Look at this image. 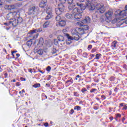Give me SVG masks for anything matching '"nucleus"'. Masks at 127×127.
<instances>
[{"mask_svg":"<svg viewBox=\"0 0 127 127\" xmlns=\"http://www.w3.org/2000/svg\"><path fill=\"white\" fill-rule=\"evenodd\" d=\"M71 34H72V36H70V35L68 34H66V37H67L68 39L70 40H76L78 41L80 39V36L78 34L82 35V34H84L85 32H84V30L82 28H76L75 29H72L71 31Z\"/></svg>","mask_w":127,"mask_h":127,"instance_id":"obj_1","label":"nucleus"},{"mask_svg":"<svg viewBox=\"0 0 127 127\" xmlns=\"http://www.w3.org/2000/svg\"><path fill=\"white\" fill-rule=\"evenodd\" d=\"M86 7L88 8L89 10H94V9L96 7L98 12H100V13H104L105 12V10H106V8L104 6V4L102 3H98L96 5V6L93 4H88Z\"/></svg>","mask_w":127,"mask_h":127,"instance_id":"obj_2","label":"nucleus"},{"mask_svg":"<svg viewBox=\"0 0 127 127\" xmlns=\"http://www.w3.org/2000/svg\"><path fill=\"white\" fill-rule=\"evenodd\" d=\"M77 6H80V9L76 7L74 8L72 10V13L73 14V16L75 19H80V18H82V6H83V3L79 4V3H76Z\"/></svg>","mask_w":127,"mask_h":127,"instance_id":"obj_3","label":"nucleus"},{"mask_svg":"<svg viewBox=\"0 0 127 127\" xmlns=\"http://www.w3.org/2000/svg\"><path fill=\"white\" fill-rule=\"evenodd\" d=\"M23 20L21 17H19V15H17V18H14L11 21H10V23L13 26V27H16L17 25H19Z\"/></svg>","mask_w":127,"mask_h":127,"instance_id":"obj_4","label":"nucleus"},{"mask_svg":"<svg viewBox=\"0 0 127 127\" xmlns=\"http://www.w3.org/2000/svg\"><path fill=\"white\" fill-rule=\"evenodd\" d=\"M60 1L61 3L68 4V7L69 10H72L75 6V4L73 3V0H60Z\"/></svg>","mask_w":127,"mask_h":127,"instance_id":"obj_5","label":"nucleus"},{"mask_svg":"<svg viewBox=\"0 0 127 127\" xmlns=\"http://www.w3.org/2000/svg\"><path fill=\"white\" fill-rule=\"evenodd\" d=\"M17 12H13L8 13L6 15V18L8 20H10V21H12L14 18H17Z\"/></svg>","mask_w":127,"mask_h":127,"instance_id":"obj_6","label":"nucleus"},{"mask_svg":"<svg viewBox=\"0 0 127 127\" xmlns=\"http://www.w3.org/2000/svg\"><path fill=\"white\" fill-rule=\"evenodd\" d=\"M38 31H39V32H40V30L38 31L37 30H34L33 31H30V34H31V40H33V39H36V38H37V37H38Z\"/></svg>","mask_w":127,"mask_h":127,"instance_id":"obj_7","label":"nucleus"},{"mask_svg":"<svg viewBox=\"0 0 127 127\" xmlns=\"http://www.w3.org/2000/svg\"><path fill=\"white\" fill-rule=\"evenodd\" d=\"M125 9L121 11L119 13V15L120 17H122L123 19H122L121 20H125L126 18H127V5L125 7Z\"/></svg>","mask_w":127,"mask_h":127,"instance_id":"obj_8","label":"nucleus"},{"mask_svg":"<svg viewBox=\"0 0 127 127\" xmlns=\"http://www.w3.org/2000/svg\"><path fill=\"white\" fill-rule=\"evenodd\" d=\"M47 15L45 18L46 20L50 19V18H52V16H53V14H52V9L50 7H48L47 9Z\"/></svg>","mask_w":127,"mask_h":127,"instance_id":"obj_9","label":"nucleus"},{"mask_svg":"<svg viewBox=\"0 0 127 127\" xmlns=\"http://www.w3.org/2000/svg\"><path fill=\"white\" fill-rule=\"evenodd\" d=\"M113 11H109L108 12H106L105 14V16L107 19L109 20H111L112 18V16H113Z\"/></svg>","mask_w":127,"mask_h":127,"instance_id":"obj_10","label":"nucleus"},{"mask_svg":"<svg viewBox=\"0 0 127 127\" xmlns=\"http://www.w3.org/2000/svg\"><path fill=\"white\" fill-rule=\"evenodd\" d=\"M35 13V6H32L29 9L28 14H34Z\"/></svg>","mask_w":127,"mask_h":127,"instance_id":"obj_11","label":"nucleus"},{"mask_svg":"<svg viewBox=\"0 0 127 127\" xmlns=\"http://www.w3.org/2000/svg\"><path fill=\"white\" fill-rule=\"evenodd\" d=\"M47 0H42L39 4L40 7L43 8L46 5Z\"/></svg>","mask_w":127,"mask_h":127,"instance_id":"obj_12","label":"nucleus"},{"mask_svg":"<svg viewBox=\"0 0 127 127\" xmlns=\"http://www.w3.org/2000/svg\"><path fill=\"white\" fill-rule=\"evenodd\" d=\"M90 21H91V19L89 17H86L82 21V23L83 24H86V23H89Z\"/></svg>","mask_w":127,"mask_h":127,"instance_id":"obj_13","label":"nucleus"},{"mask_svg":"<svg viewBox=\"0 0 127 127\" xmlns=\"http://www.w3.org/2000/svg\"><path fill=\"white\" fill-rule=\"evenodd\" d=\"M66 25V21L65 20H61L58 22V26H65Z\"/></svg>","mask_w":127,"mask_h":127,"instance_id":"obj_14","label":"nucleus"},{"mask_svg":"<svg viewBox=\"0 0 127 127\" xmlns=\"http://www.w3.org/2000/svg\"><path fill=\"white\" fill-rule=\"evenodd\" d=\"M65 17L67 18L68 19H71L74 17V14H69V13H66L65 14Z\"/></svg>","mask_w":127,"mask_h":127,"instance_id":"obj_15","label":"nucleus"},{"mask_svg":"<svg viewBox=\"0 0 127 127\" xmlns=\"http://www.w3.org/2000/svg\"><path fill=\"white\" fill-rule=\"evenodd\" d=\"M59 8L60 9V10L63 12L64 10H65V6L63 5V4L61 3L59 5Z\"/></svg>","mask_w":127,"mask_h":127,"instance_id":"obj_16","label":"nucleus"},{"mask_svg":"<svg viewBox=\"0 0 127 127\" xmlns=\"http://www.w3.org/2000/svg\"><path fill=\"white\" fill-rule=\"evenodd\" d=\"M58 40L59 42H62V41H64L65 40V39H64V37H63L62 35H59L58 37Z\"/></svg>","mask_w":127,"mask_h":127,"instance_id":"obj_17","label":"nucleus"},{"mask_svg":"<svg viewBox=\"0 0 127 127\" xmlns=\"http://www.w3.org/2000/svg\"><path fill=\"white\" fill-rule=\"evenodd\" d=\"M50 24V21H46L44 24L43 25V27L44 28H46L47 27H48V26Z\"/></svg>","mask_w":127,"mask_h":127,"instance_id":"obj_18","label":"nucleus"},{"mask_svg":"<svg viewBox=\"0 0 127 127\" xmlns=\"http://www.w3.org/2000/svg\"><path fill=\"white\" fill-rule=\"evenodd\" d=\"M117 43L118 42L117 41H114L111 45V47L113 48V49H115V48H117Z\"/></svg>","mask_w":127,"mask_h":127,"instance_id":"obj_19","label":"nucleus"},{"mask_svg":"<svg viewBox=\"0 0 127 127\" xmlns=\"http://www.w3.org/2000/svg\"><path fill=\"white\" fill-rule=\"evenodd\" d=\"M55 11H56V14H57V15H60V14H61V13H62V12L60 10V9L59 8H56L55 9Z\"/></svg>","mask_w":127,"mask_h":127,"instance_id":"obj_20","label":"nucleus"},{"mask_svg":"<svg viewBox=\"0 0 127 127\" xmlns=\"http://www.w3.org/2000/svg\"><path fill=\"white\" fill-rule=\"evenodd\" d=\"M82 29L83 30L84 32H85V30H89V28L88 25H84L82 26Z\"/></svg>","mask_w":127,"mask_h":127,"instance_id":"obj_21","label":"nucleus"},{"mask_svg":"<svg viewBox=\"0 0 127 127\" xmlns=\"http://www.w3.org/2000/svg\"><path fill=\"white\" fill-rule=\"evenodd\" d=\"M44 43V41H43V38H40L39 41V44H40V45H43Z\"/></svg>","mask_w":127,"mask_h":127,"instance_id":"obj_22","label":"nucleus"},{"mask_svg":"<svg viewBox=\"0 0 127 127\" xmlns=\"http://www.w3.org/2000/svg\"><path fill=\"white\" fill-rule=\"evenodd\" d=\"M37 53L38 54H39V55H42L43 54V49H40L37 51Z\"/></svg>","mask_w":127,"mask_h":127,"instance_id":"obj_23","label":"nucleus"},{"mask_svg":"<svg viewBox=\"0 0 127 127\" xmlns=\"http://www.w3.org/2000/svg\"><path fill=\"white\" fill-rule=\"evenodd\" d=\"M26 45H27V46H29V47L31 46V45H32V41H28L26 43Z\"/></svg>","mask_w":127,"mask_h":127,"instance_id":"obj_24","label":"nucleus"},{"mask_svg":"<svg viewBox=\"0 0 127 127\" xmlns=\"http://www.w3.org/2000/svg\"><path fill=\"white\" fill-rule=\"evenodd\" d=\"M61 16H60V15H58L56 17V20H57V21H59L61 20Z\"/></svg>","mask_w":127,"mask_h":127,"instance_id":"obj_25","label":"nucleus"},{"mask_svg":"<svg viewBox=\"0 0 127 127\" xmlns=\"http://www.w3.org/2000/svg\"><path fill=\"white\" fill-rule=\"evenodd\" d=\"M33 87L34 88H39L40 87V83H36L33 85Z\"/></svg>","mask_w":127,"mask_h":127,"instance_id":"obj_26","label":"nucleus"},{"mask_svg":"<svg viewBox=\"0 0 127 127\" xmlns=\"http://www.w3.org/2000/svg\"><path fill=\"white\" fill-rule=\"evenodd\" d=\"M100 56H102V55L101 54H97L96 55L95 59H97V60H99V59H100Z\"/></svg>","mask_w":127,"mask_h":127,"instance_id":"obj_27","label":"nucleus"},{"mask_svg":"<svg viewBox=\"0 0 127 127\" xmlns=\"http://www.w3.org/2000/svg\"><path fill=\"white\" fill-rule=\"evenodd\" d=\"M10 7L11 9H14L15 8H16V5L13 4V5H10Z\"/></svg>","mask_w":127,"mask_h":127,"instance_id":"obj_28","label":"nucleus"},{"mask_svg":"<svg viewBox=\"0 0 127 127\" xmlns=\"http://www.w3.org/2000/svg\"><path fill=\"white\" fill-rule=\"evenodd\" d=\"M5 8H6V9H8V10H11V9L10 8V5H6L5 6Z\"/></svg>","mask_w":127,"mask_h":127,"instance_id":"obj_29","label":"nucleus"},{"mask_svg":"<svg viewBox=\"0 0 127 127\" xmlns=\"http://www.w3.org/2000/svg\"><path fill=\"white\" fill-rule=\"evenodd\" d=\"M75 110H77V111H80L81 110V107L79 106H76L74 108Z\"/></svg>","mask_w":127,"mask_h":127,"instance_id":"obj_30","label":"nucleus"},{"mask_svg":"<svg viewBox=\"0 0 127 127\" xmlns=\"http://www.w3.org/2000/svg\"><path fill=\"white\" fill-rule=\"evenodd\" d=\"M81 92L83 94H85V92H87V89H86V88L85 87L82 88V89H81Z\"/></svg>","mask_w":127,"mask_h":127,"instance_id":"obj_31","label":"nucleus"},{"mask_svg":"<svg viewBox=\"0 0 127 127\" xmlns=\"http://www.w3.org/2000/svg\"><path fill=\"white\" fill-rule=\"evenodd\" d=\"M81 76L79 75H77L75 78V80H78V81L80 82V80H81V78H80Z\"/></svg>","mask_w":127,"mask_h":127,"instance_id":"obj_32","label":"nucleus"},{"mask_svg":"<svg viewBox=\"0 0 127 127\" xmlns=\"http://www.w3.org/2000/svg\"><path fill=\"white\" fill-rule=\"evenodd\" d=\"M54 43L55 45H58V41L56 39H55L54 40Z\"/></svg>","mask_w":127,"mask_h":127,"instance_id":"obj_33","label":"nucleus"},{"mask_svg":"<svg viewBox=\"0 0 127 127\" xmlns=\"http://www.w3.org/2000/svg\"><path fill=\"white\" fill-rule=\"evenodd\" d=\"M97 91V89L96 88H93L90 90L91 93H94V92H96Z\"/></svg>","mask_w":127,"mask_h":127,"instance_id":"obj_34","label":"nucleus"},{"mask_svg":"<svg viewBox=\"0 0 127 127\" xmlns=\"http://www.w3.org/2000/svg\"><path fill=\"white\" fill-rule=\"evenodd\" d=\"M47 71H48V72H50L51 70V67L48 66L47 68H46Z\"/></svg>","mask_w":127,"mask_h":127,"instance_id":"obj_35","label":"nucleus"},{"mask_svg":"<svg viewBox=\"0 0 127 127\" xmlns=\"http://www.w3.org/2000/svg\"><path fill=\"white\" fill-rule=\"evenodd\" d=\"M4 25H6V26H8V25H10L11 23L10 22V21L8 23H4Z\"/></svg>","mask_w":127,"mask_h":127,"instance_id":"obj_36","label":"nucleus"},{"mask_svg":"<svg viewBox=\"0 0 127 127\" xmlns=\"http://www.w3.org/2000/svg\"><path fill=\"white\" fill-rule=\"evenodd\" d=\"M74 95L75 97H79V95L78 94V92H74Z\"/></svg>","mask_w":127,"mask_h":127,"instance_id":"obj_37","label":"nucleus"},{"mask_svg":"<svg viewBox=\"0 0 127 127\" xmlns=\"http://www.w3.org/2000/svg\"><path fill=\"white\" fill-rule=\"evenodd\" d=\"M123 107H124L122 109V110H127V105H125Z\"/></svg>","mask_w":127,"mask_h":127,"instance_id":"obj_38","label":"nucleus"},{"mask_svg":"<svg viewBox=\"0 0 127 127\" xmlns=\"http://www.w3.org/2000/svg\"><path fill=\"white\" fill-rule=\"evenodd\" d=\"M125 106V103H121L119 106V108H121V107H124Z\"/></svg>","mask_w":127,"mask_h":127,"instance_id":"obj_39","label":"nucleus"},{"mask_svg":"<svg viewBox=\"0 0 127 127\" xmlns=\"http://www.w3.org/2000/svg\"><path fill=\"white\" fill-rule=\"evenodd\" d=\"M116 116L117 118H121V117H122V115L120 114H117Z\"/></svg>","mask_w":127,"mask_h":127,"instance_id":"obj_40","label":"nucleus"},{"mask_svg":"<svg viewBox=\"0 0 127 127\" xmlns=\"http://www.w3.org/2000/svg\"><path fill=\"white\" fill-rule=\"evenodd\" d=\"M87 2H88L89 4H91L92 3V1H93V0H87Z\"/></svg>","mask_w":127,"mask_h":127,"instance_id":"obj_41","label":"nucleus"},{"mask_svg":"<svg viewBox=\"0 0 127 127\" xmlns=\"http://www.w3.org/2000/svg\"><path fill=\"white\" fill-rule=\"evenodd\" d=\"M16 86H17V87H18V86H20V83H19V82H16Z\"/></svg>","mask_w":127,"mask_h":127,"instance_id":"obj_42","label":"nucleus"},{"mask_svg":"<svg viewBox=\"0 0 127 127\" xmlns=\"http://www.w3.org/2000/svg\"><path fill=\"white\" fill-rule=\"evenodd\" d=\"M16 52H17V51H12V52H11L12 56H14V55H13V53H16Z\"/></svg>","mask_w":127,"mask_h":127,"instance_id":"obj_43","label":"nucleus"},{"mask_svg":"<svg viewBox=\"0 0 127 127\" xmlns=\"http://www.w3.org/2000/svg\"><path fill=\"white\" fill-rule=\"evenodd\" d=\"M21 93H25V91L24 89H22V91H20V92H19V94H21Z\"/></svg>","mask_w":127,"mask_h":127,"instance_id":"obj_44","label":"nucleus"},{"mask_svg":"<svg viewBox=\"0 0 127 127\" xmlns=\"http://www.w3.org/2000/svg\"><path fill=\"white\" fill-rule=\"evenodd\" d=\"M92 47H93L92 45H89L88 47V48H89V49H92Z\"/></svg>","mask_w":127,"mask_h":127,"instance_id":"obj_45","label":"nucleus"},{"mask_svg":"<svg viewBox=\"0 0 127 127\" xmlns=\"http://www.w3.org/2000/svg\"><path fill=\"white\" fill-rule=\"evenodd\" d=\"M48 124L47 123H45L44 124V126H45V127H48Z\"/></svg>","mask_w":127,"mask_h":127,"instance_id":"obj_46","label":"nucleus"},{"mask_svg":"<svg viewBox=\"0 0 127 127\" xmlns=\"http://www.w3.org/2000/svg\"><path fill=\"white\" fill-rule=\"evenodd\" d=\"M78 1H79V2H84L85 0H78Z\"/></svg>","mask_w":127,"mask_h":127,"instance_id":"obj_47","label":"nucleus"},{"mask_svg":"<svg viewBox=\"0 0 127 127\" xmlns=\"http://www.w3.org/2000/svg\"><path fill=\"white\" fill-rule=\"evenodd\" d=\"M96 49H93L91 51V52L94 53V52H96Z\"/></svg>","mask_w":127,"mask_h":127,"instance_id":"obj_48","label":"nucleus"},{"mask_svg":"<svg viewBox=\"0 0 127 127\" xmlns=\"http://www.w3.org/2000/svg\"><path fill=\"white\" fill-rule=\"evenodd\" d=\"M101 98L102 99H104V100H105V99H106V96H105V95H102Z\"/></svg>","mask_w":127,"mask_h":127,"instance_id":"obj_49","label":"nucleus"},{"mask_svg":"<svg viewBox=\"0 0 127 127\" xmlns=\"http://www.w3.org/2000/svg\"><path fill=\"white\" fill-rule=\"evenodd\" d=\"M68 82H71V83H73V80H69L66 81V83H68Z\"/></svg>","mask_w":127,"mask_h":127,"instance_id":"obj_50","label":"nucleus"},{"mask_svg":"<svg viewBox=\"0 0 127 127\" xmlns=\"http://www.w3.org/2000/svg\"><path fill=\"white\" fill-rule=\"evenodd\" d=\"M70 112H71V114H73L74 113V110H73V109H71V111H70Z\"/></svg>","mask_w":127,"mask_h":127,"instance_id":"obj_51","label":"nucleus"},{"mask_svg":"<svg viewBox=\"0 0 127 127\" xmlns=\"http://www.w3.org/2000/svg\"><path fill=\"white\" fill-rule=\"evenodd\" d=\"M46 86H47V87H50V84L46 83Z\"/></svg>","mask_w":127,"mask_h":127,"instance_id":"obj_52","label":"nucleus"},{"mask_svg":"<svg viewBox=\"0 0 127 127\" xmlns=\"http://www.w3.org/2000/svg\"><path fill=\"white\" fill-rule=\"evenodd\" d=\"M113 119H114V118L112 117L110 118V121H113Z\"/></svg>","mask_w":127,"mask_h":127,"instance_id":"obj_53","label":"nucleus"},{"mask_svg":"<svg viewBox=\"0 0 127 127\" xmlns=\"http://www.w3.org/2000/svg\"><path fill=\"white\" fill-rule=\"evenodd\" d=\"M16 56L17 57H19V56H20V55H19V54H16Z\"/></svg>","mask_w":127,"mask_h":127,"instance_id":"obj_54","label":"nucleus"},{"mask_svg":"<svg viewBox=\"0 0 127 127\" xmlns=\"http://www.w3.org/2000/svg\"><path fill=\"white\" fill-rule=\"evenodd\" d=\"M3 51L4 52H5V53H6V50H5V49H3Z\"/></svg>","mask_w":127,"mask_h":127,"instance_id":"obj_55","label":"nucleus"},{"mask_svg":"<svg viewBox=\"0 0 127 127\" xmlns=\"http://www.w3.org/2000/svg\"><path fill=\"white\" fill-rule=\"evenodd\" d=\"M11 82H16L15 79H13V80H11Z\"/></svg>","mask_w":127,"mask_h":127,"instance_id":"obj_56","label":"nucleus"},{"mask_svg":"<svg viewBox=\"0 0 127 127\" xmlns=\"http://www.w3.org/2000/svg\"><path fill=\"white\" fill-rule=\"evenodd\" d=\"M29 72H30V73H32V71H31V69H29Z\"/></svg>","mask_w":127,"mask_h":127,"instance_id":"obj_57","label":"nucleus"},{"mask_svg":"<svg viewBox=\"0 0 127 127\" xmlns=\"http://www.w3.org/2000/svg\"><path fill=\"white\" fill-rule=\"evenodd\" d=\"M39 72L42 73V74H43V72H42V71H41V70H39Z\"/></svg>","mask_w":127,"mask_h":127,"instance_id":"obj_58","label":"nucleus"},{"mask_svg":"<svg viewBox=\"0 0 127 127\" xmlns=\"http://www.w3.org/2000/svg\"><path fill=\"white\" fill-rule=\"evenodd\" d=\"M63 31V32H65V31H66V30H64Z\"/></svg>","mask_w":127,"mask_h":127,"instance_id":"obj_59","label":"nucleus"},{"mask_svg":"<svg viewBox=\"0 0 127 127\" xmlns=\"http://www.w3.org/2000/svg\"><path fill=\"white\" fill-rule=\"evenodd\" d=\"M45 98H46V99H47V96H45Z\"/></svg>","mask_w":127,"mask_h":127,"instance_id":"obj_60","label":"nucleus"},{"mask_svg":"<svg viewBox=\"0 0 127 127\" xmlns=\"http://www.w3.org/2000/svg\"><path fill=\"white\" fill-rule=\"evenodd\" d=\"M48 80H50V78H48Z\"/></svg>","mask_w":127,"mask_h":127,"instance_id":"obj_61","label":"nucleus"},{"mask_svg":"<svg viewBox=\"0 0 127 127\" xmlns=\"http://www.w3.org/2000/svg\"><path fill=\"white\" fill-rule=\"evenodd\" d=\"M1 4H2L1 3H0V5H1Z\"/></svg>","mask_w":127,"mask_h":127,"instance_id":"obj_62","label":"nucleus"},{"mask_svg":"<svg viewBox=\"0 0 127 127\" xmlns=\"http://www.w3.org/2000/svg\"><path fill=\"white\" fill-rule=\"evenodd\" d=\"M125 23H127V22L126 21V22H125Z\"/></svg>","mask_w":127,"mask_h":127,"instance_id":"obj_63","label":"nucleus"},{"mask_svg":"<svg viewBox=\"0 0 127 127\" xmlns=\"http://www.w3.org/2000/svg\"><path fill=\"white\" fill-rule=\"evenodd\" d=\"M24 81H25V79H24Z\"/></svg>","mask_w":127,"mask_h":127,"instance_id":"obj_64","label":"nucleus"}]
</instances>
